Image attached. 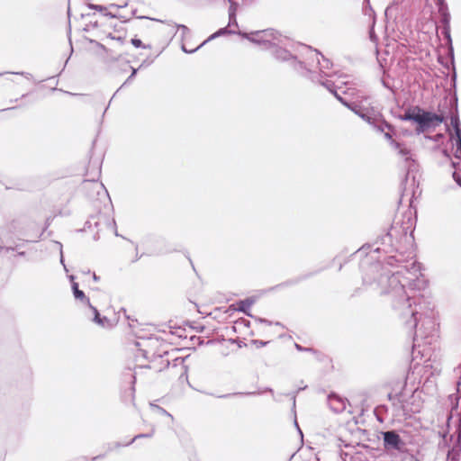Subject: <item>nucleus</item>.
Here are the masks:
<instances>
[{
  "instance_id": "11",
  "label": "nucleus",
  "mask_w": 461,
  "mask_h": 461,
  "mask_svg": "<svg viewBox=\"0 0 461 461\" xmlns=\"http://www.w3.org/2000/svg\"><path fill=\"white\" fill-rule=\"evenodd\" d=\"M297 47L305 52V61L308 59L314 61V59H316L317 64L320 65V71L321 73H323L325 69L330 68L332 65L330 59H326L319 50H313L311 46L305 44H298Z\"/></svg>"
},
{
  "instance_id": "63",
  "label": "nucleus",
  "mask_w": 461,
  "mask_h": 461,
  "mask_svg": "<svg viewBox=\"0 0 461 461\" xmlns=\"http://www.w3.org/2000/svg\"><path fill=\"white\" fill-rule=\"evenodd\" d=\"M191 339L192 340H194V339L197 340L198 345L203 344V340L200 337L193 336V337H191Z\"/></svg>"
},
{
  "instance_id": "51",
  "label": "nucleus",
  "mask_w": 461,
  "mask_h": 461,
  "mask_svg": "<svg viewBox=\"0 0 461 461\" xmlns=\"http://www.w3.org/2000/svg\"><path fill=\"white\" fill-rule=\"evenodd\" d=\"M381 83L384 88L393 90V86H391L390 82L385 78L384 76L381 78Z\"/></svg>"
},
{
  "instance_id": "64",
  "label": "nucleus",
  "mask_w": 461,
  "mask_h": 461,
  "mask_svg": "<svg viewBox=\"0 0 461 461\" xmlns=\"http://www.w3.org/2000/svg\"><path fill=\"white\" fill-rule=\"evenodd\" d=\"M130 68H131V77H136V75H137V73H138V70H139L140 68H132V67H130Z\"/></svg>"
},
{
  "instance_id": "58",
  "label": "nucleus",
  "mask_w": 461,
  "mask_h": 461,
  "mask_svg": "<svg viewBox=\"0 0 461 461\" xmlns=\"http://www.w3.org/2000/svg\"><path fill=\"white\" fill-rule=\"evenodd\" d=\"M238 322L243 324L245 327H250V321L244 318H241Z\"/></svg>"
},
{
  "instance_id": "40",
  "label": "nucleus",
  "mask_w": 461,
  "mask_h": 461,
  "mask_svg": "<svg viewBox=\"0 0 461 461\" xmlns=\"http://www.w3.org/2000/svg\"><path fill=\"white\" fill-rule=\"evenodd\" d=\"M104 15L107 16V17H110V18L120 19L122 23H126V22H128L130 20V19L125 18L122 15H118V14H113L112 12H109L107 10L105 11V13H104Z\"/></svg>"
},
{
  "instance_id": "20",
  "label": "nucleus",
  "mask_w": 461,
  "mask_h": 461,
  "mask_svg": "<svg viewBox=\"0 0 461 461\" xmlns=\"http://www.w3.org/2000/svg\"><path fill=\"white\" fill-rule=\"evenodd\" d=\"M417 108H420V106L416 105L411 108H408L403 114H395V109H391V114L398 118L401 121H410L414 123H417L419 113L417 112Z\"/></svg>"
},
{
  "instance_id": "2",
  "label": "nucleus",
  "mask_w": 461,
  "mask_h": 461,
  "mask_svg": "<svg viewBox=\"0 0 461 461\" xmlns=\"http://www.w3.org/2000/svg\"><path fill=\"white\" fill-rule=\"evenodd\" d=\"M402 261V258H397L393 255L385 257L382 261L375 258L374 254L366 253L359 265L363 284L381 288V294L391 293L390 288L395 292L404 293L405 285L397 277L399 272L393 273L384 266L385 264L388 267H395L397 263Z\"/></svg>"
},
{
  "instance_id": "57",
  "label": "nucleus",
  "mask_w": 461,
  "mask_h": 461,
  "mask_svg": "<svg viewBox=\"0 0 461 461\" xmlns=\"http://www.w3.org/2000/svg\"><path fill=\"white\" fill-rule=\"evenodd\" d=\"M454 157L457 160L461 161V148H456V150L454 152Z\"/></svg>"
},
{
  "instance_id": "13",
  "label": "nucleus",
  "mask_w": 461,
  "mask_h": 461,
  "mask_svg": "<svg viewBox=\"0 0 461 461\" xmlns=\"http://www.w3.org/2000/svg\"><path fill=\"white\" fill-rule=\"evenodd\" d=\"M450 14L438 16V23L441 25V34L445 40V44L447 48V56L454 61V47L450 33Z\"/></svg>"
},
{
  "instance_id": "36",
  "label": "nucleus",
  "mask_w": 461,
  "mask_h": 461,
  "mask_svg": "<svg viewBox=\"0 0 461 461\" xmlns=\"http://www.w3.org/2000/svg\"><path fill=\"white\" fill-rule=\"evenodd\" d=\"M150 407L152 410L158 411V413H160L162 415H167V416L172 418V415L169 412H167L164 408H162L157 404H154V403H150Z\"/></svg>"
},
{
  "instance_id": "32",
  "label": "nucleus",
  "mask_w": 461,
  "mask_h": 461,
  "mask_svg": "<svg viewBox=\"0 0 461 461\" xmlns=\"http://www.w3.org/2000/svg\"><path fill=\"white\" fill-rule=\"evenodd\" d=\"M259 393H258V392L232 393H226V394L219 395L218 397L222 398V399H229V398H231L234 396H238V395H258Z\"/></svg>"
},
{
  "instance_id": "41",
  "label": "nucleus",
  "mask_w": 461,
  "mask_h": 461,
  "mask_svg": "<svg viewBox=\"0 0 461 461\" xmlns=\"http://www.w3.org/2000/svg\"><path fill=\"white\" fill-rule=\"evenodd\" d=\"M5 74L20 75V76L24 77L26 79H29V80L32 79V75L31 73L23 72V71H21V72H3V73H0V77L5 75Z\"/></svg>"
},
{
  "instance_id": "38",
  "label": "nucleus",
  "mask_w": 461,
  "mask_h": 461,
  "mask_svg": "<svg viewBox=\"0 0 461 461\" xmlns=\"http://www.w3.org/2000/svg\"><path fill=\"white\" fill-rule=\"evenodd\" d=\"M227 1L230 3L229 14H237L239 3L235 2L234 0H227Z\"/></svg>"
},
{
  "instance_id": "46",
  "label": "nucleus",
  "mask_w": 461,
  "mask_h": 461,
  "mask_svg": "<svg viewBox=\"0 0 461 461\" xmlns=\"http://www.w3.org/2000/svg\"><path fill=\"white\" fill-rule=\"evenodd\" d=\"M229 26H236L238 27V22H237V14H229Z\"/></svg>"
},
{
  "instance_id": "18",
  "label": "nucleus",
  "mask_w": 461,
  "mask_h": 461,
  "mask_svg": "<svg viewBox=\"0 0 461 461\" xmlns=\"http://www.w3.org/2000/svg\"><path fill=\"white\" fill-rule=\"evenodd\" d=\"M256 303V297L250 296L247 297L243 300H239L234 303L235 310L237 312L244 313L246 316L254 318L255 315H253L250 312V307Z\"/></svg>"
},
{
  "instance_id": "43",
  "label": "nucleus",
  "mask_w": 461,
  "mask_h": 461,
  "mask_svg": "<svg viewBox=\"0 0 461 461\" xmlns=\"http://www.w3.org/2000/svg\"><path fill=\"white\" fill-rule=\"evenodd\" d=\"M204 45H202V43L197 46L196 48L193 49V50H188L185 44H182L181 45V50L183 52L185 53H187V54H192V53H194L195 51H197L198 50H200L202 47H203Z\"/></svg>"
},
{
  "instance_id": "56",
  "label": "nucleus",
  "mask_w": 461,
  "mask_h": 461,
  "mask_svg": "<svg viewBox=\"0 0 461 461\" xmlns=\"http://www.w3.org/2000/svg\"><path fill=\"white\" fill-rule=\"evenodd\" d=\"M230 341L231 343H237L239 348H243L246 346V343L240 341L238 339H230Z\"/></svg>"
},
{
  "instance_id": "59",
  "label": "nucleus",
  "mask_w": 461,
  "mask_h": 461,
  "mask_svg": "<svg viewBox=\"0 0 461 461\" xmlns=\"http://www.w3.org/2000/svg\"><path fill=\"white\" fill-rule=\"evenodd\" d=\"M71 289H72V293H74L75 291H78V290H80V289H79V285H78V283H77V282H72V284H71Z\"/></svg>"
},
{
  "instance_id": "53",
  "label": "nucleus",
  "mask_w": 461,
  "mask_h": 461,
  "mask_svg": "<svg viewBox=\"0 0 461 461\" xmlns=\"http://www.w3.org/2000/svg\"><path fill=\"white\" fill-rule=\"evenodd\" d=\"M135 346L138 348V350L140 352L141 356H142L144 358H148V357H147V354H148L147 350L142 349V348H140V347L141 346L140 342L136 341V342H135Z\"/></svg>"
},
{
  "instance_id": "1",
  "label": "nucleus",
  "mask_w": 461,
  "mask_h": 461,
  "mask_svg": "<svg viewBox=\"0 0 461 461\" xmlns=\"http://www.w3.org/2000/svg\"><path fill=\"white\" fill-rule=\"evenodd\" d=\"M239 36L247 39L250 42L260 46L263 50H268L272 57L280 62H290V65L297 72L305 71L307 63L301 58H304L305 52L302 49H298L299 43L292 46L293 51L287 50L285 41L286 37L282 36L277 31L274 29H266L259 31H253L250 32H239Z\"/></svg>"
},
{
  "instance_id": "30",
  "label": "nucleus",
  "mask_w": 461,
  "mask_h": 461,
  "mask_svg": "<svg viewBox=\"0 0 461 461\" xmlns=\"http://www.w3.org/2000/svg\"><path fill=\"white\" fill-rule=\"evenodd\" d=\"M154 435V429H152L150 432L149 433H140V434H138L136 436H134L130 441L126 442L125 443V446H130L131 445L134 441H136L137 439H140V438H152Z\"/></svg>"
},
{
  "instance_id": "34",
  "label": "nucleus",
  "mask_w": 461,
  "mask_h": 461,
  "mask_svg": "<svg viewBox=\"0 0 461 461\" xmlns=\"http://www.w3.org/2000/svg\"><path fill=\"white\" fill-rule=\"evenodd\" d=\"M131 43L135 47V48H142V49H150V45H146L144 44L140 39L135 37V38H132L131 40Z\"/></svg>"
},
{
  "instance_id": "55",
  "label": "nucleus",
  "mask_w": 461,
  "mask_h": 461,
  "mask_svg": "<svg viewBox=\"0 0 461 461\" xmlns=\"http://www.w3.org/2000/svg\"><path fill=\"white\" fill-rule=\"evenodd\" d=\"M59 246H60V264L64 267V269L66 272H68V268H67V266L65 265V259H64V256H63V251H62V245L61 243H59Z\"/></svg>"
},
{
  "instance_id": "8",
  "label": "nucleus",
  "mask_w": 461,
  "mask_h": 461,
  "mask_svg": "<svg viewBox=\"0 0 461 461\" xmlns=\"http://www.w3.org/2000/svg\"><path fill=\"white\" fill-rule=\"evenodd\" d=\"M417 112L419 113L417 126H416V133L420 134L428 131L429 129H435L441 123H446L448 116L444 115L443 113L438 114L433 112L427 111L423 108H417Z\"/></svg>"
},
{
  "instance_id": "37",
  "label": "nucleus",
  "mask_w": 461,
  "mask_h": 461,
  "mask_svg": "<svg viewBox=\"0 0 461 461\" xmlns=\"http://www.w3.org/2000/svg\"><path fill=\"white\" fill-rule=\"evenodd\" d=\"M307 388V385H304V386H300L296 391L293 392L292 393H290V395L292 396V401H293V410L295 409V406H296V395L298 393H300L301 391H303Z\"/></svg>"
},
{
  "instance_id": "62",
  "label": "nucleus",
  "mask_w": 461,
  "mask_h": 461,
  "mask_svg": "<svg viewBox=\"0 0 461 461\" xmlns=\"http://www.w3.org/2000/svg\"><path fill=\"white\" fill-rule=\"evenodd\" d=\"M452 144L455 148H461V138L459 140H454Z\"/></svg>"
},
{
  "instance_id": "21",
  "label": "nucleus",
  "mask_w": 461,
  "mask_h": 461,
  "mask_svg": "<svg viewBox=\"0 0 461 461\" xmlns=\"http://www.w3.org/2000/svg\"><path fill=\"white\" fill-rule=\"evenodd\" d=\"M239 32L240 33V32H244L243 31H233V30L229 29L228 26L220 28L215 32L211 34L205 41H203L202 42V45H205L208 42L215 40L216 38L221 37V36L230 35V34L239 35Z\"/></svg>"
},
{
  "instance_id": "5",
  "label": "nucleus",
  "mask_w": 461,
  "mask_h": 461,
  "mask_svg": "<svg viewBox=\"0 0 461 461\" xmlns=\"http://www.w3.org/2000/svg\"><path fill=\"white\" fill-rule=\"evenodd\" d=\"M334 96L341 104L366 122L375 130L384 131L385 127L389 129L392 127L389 122L385 121L383 114L374 106H366L363 103L358 104L348 101L337 91H334Z\"/></svg>"
},
{
  "instance_id": "42",
  "label": "nucleus",
  "mask_w": 461,
  "mask_h": 461,
  "mask_svg": "<svg viewBox=\"0 0 461 461\" xmlns=\"http://www.w3.org/2000/svg\"><path fill=\"white\" fill-rule=\"evenodd\" d=\"M188 357H189V356H186V357H175V358L173 359V366H178V365H181L182 366H185V362L186 358H188Z\"/></svg>"
},
{
  "instance_id": "61",
  "label": "nucleus",
  "mask_w": 461,
  "mask_h": 461,
  "mask_svg": "<svg viewBox=\"0 0 461 461\" xmlns=\"http://www.w3.org/2000/svg\"><path fill=\"white\" fill-rule=\"evenodd\" d=\"M444 137V135L442 133H438L436 134L433 138L429 137V139L435 140V141H438L439 140H441L442 138Z\"/></svg>"
},
{
  "instance_id": "14",
  "label": "nucleus",
  "mask_w": 461,
  "mask_h": 461,
  "mask_svg": "<svg viewBox=\"0 0 461 461\" xmlns=\"http://www.w3.org/2000/svg\"><path fill=\"white\" fill-rule=\"evenodd\" d=\"M451 68L452 73L450 76V99L448 103L449 109L456 110L458 109V97L456 93L457 86V74L455 66V60L451 59Z\"/></svg>"
},
{
  "instance_id": "39",
  "label": "nucleus",
  "mask_w": 461,
  "mask_h": 461,
  "mask_svg": "<svg viewBox=\"0 0 461 461\" xmlns=\"http://www.w3.org/2000/svg\"><path fill=\"white\" fill-rule=\"evenodd\" d=\"M420 264L414 261L411 264L410 268L408 269L409 272L416 276L418 272H420Z\"/></svg>"
},
{
  "instance_id": "45",
  "label": "nucleus",
  "mask_w": 461,
  "mask_h": 461,
  "mask_svg": "<svg viewBox=\"0 0 461 461\" xmlns=\"http://www.w3.org/2000/svg\"><path fill=\"white\" fill-rule=\"evenodd\" d=\"M251 343L255 345L257 348H262L267 346L269 343V341H265L261 339H252Z\"/></svg>"
},
{
  "instance_id": "15",
  "label": "nucleus",
  "mask_w": 461,
  "mask_h": 461,
  "mask_svg": "<svg viewBox=\"0 0 461 461\" xmlns=\"http://www.w3.org/2000/svg\"><path fill=\"white\" fill-rule=\"evenodd\" d=\"M325 267H322V268H320L318 270H315V271H312V272H308L306 274H303V275H300L298 276L297 277L295 278H291V279H288L285 282H282L275 286H272L269 288L270 291H275L276 289H279V288H284V287H288V286H293V285H298L299 283L304 281V280H307L312 276H314L315 275L319 274L320 272H321Z\"/></svg>"
},
{
  "instance_id": "23",
  "label": "nucleus",
  "mask_w": 461,
  "mask_h": 461,
  "mask_svg": "<svg viewBox=\"0 0 461 461\" xmlns=\"http://www.w3.org/2000/svg\"><path fill=\"white\" fill-rule=\"evenodd\" d=\"M88 308H89V309L92 311V312H93V315H94V316H93L92 321H93L95 323L98 324V325H99V326H101V327H105V325H106L107 323H109V319H108L107 317H105V316H101V314H100V312H99V311L97 310V308H96V307H95V306H93L92 304H90V305L88 306Z\"/></svg>"
},
{
  "instance_id": "27",
  "label": "nucleus",
  "mask_w": 461,
  "mask_h": 461,
  "mask_svg": "<svg viewBox=\"0 0 461 461\" xmlns=\"http://www.w3.org/2000/svg\"><path fill=\"white\" fill-rule=\"evenodd\" d=\"M451 167L454 168V172L452 174L453 179L456 183L457 185L461 187V174L460 170V162L459 161H452Z\"/></svg>"
},
{
  "instance_id": "7",
  "label": "nucleus",
  "mask_w": 461,
  "mask_h": 461,
  "mask_svg": "<svg viewBox=\"0 0 461 461\" xmlns=\"http://www.w3.org/2000/svg\"><path fill=\"white\" fill-rule=\"evenodd\" d=\"M421 322L420 328L415 329V334L413 337L412 353L415 352L416 348L423 345H430L436 338H438V323L436 321V316H427L421 319L418 318V323Z\"/></svg>"
},
{
  "instance_id": "25",
  "label": "nucleus",
  "mask_w": 461,
  "mask_h": 461,
  "mask_svg": "<svg viewBox=\"0 0 461 461\" xmlns=\"http://www.w3.org/2000/svg\"><path fill=\"white\" fill-rule=\"evenodd\" d=\"M392 127L389 129L387 127H385L384 129V138L390 142L391 146L393 147V148H398L400 146V142L394 140L393 139V134L394 133V128L393 126L389 123ZM378 132H380L379 131H377Z\"/></svg>"
},
{
  "instance_id": "16",
  "label": "nucleus",
  "mask_w": 461,
  "mask_h": 461,
  "mask_svg": "<svg viewBox=\"0 0 461 461\" xmlns=\"http://www.w3.org/2000/svg\"><path fill=\"white\" fill-rule=\"evenodd\" d=\"M303 76L309 77L312 82H319L321 86H323L330 93L334 95V91H337L334 83L330 80L325 79L321 80V74H317L316 72H312L310 68H306L304 72H303Z\"/></svg>"
},
{
  "instance_id": "17",
  "label": "nucleus",
  "mask_w": 461,
  "mask_h": 461,
  "mask_svg": "<svg viewBox=\"0 0 461 461\" xmlns=\"http://www.w3.org/2000/svg\"><path fill=\"white\" fill-rule=\"evenodd\" d=\"M328 402L334 412L340 413L346 410L348 400L341 398L335 393H331L328 395Z\"/></svg>"
},
{
  "instance_id": "24",
  "label": "nucleus",
  "mask_w": 461,
  "mask_h": 461,
  "mask_svg": "<svg viewBox=\"0 0 461 461\" xmlns=\"http://www.w3.org/2000/svg\"><path fill=\"white\" fill-rule=\"evenodd\" d=\"M387 412L388 407L385 404H379L374 409V414L380 423L384 421Z\"/></svg>"
},
{
  "instance_id": "52",
  "label": "nucleus",
  "mask_w": 461,
  "mask_h": 461,
  "mask_svg": "<svg viewBox=\"0 0 461 461\" xmlns=\"http://www.w3.org/2000/svg\"><path fill=\"white\" fill-rule=\"evenodd\" d=\"M183 372L181 373L180 376H179V379L182 380V379H185L186 381H188V375H187V372H188V366H183Z\"/></svg>"
},
{
  "instance_id": "33",
  "label": "nucleus",
  "mask_w": 461,
  "mask_h": 461,
  "mask_svg": "<svg viewBox=\"0 0 461 461\" xmlns=\"http://www.w3.org/2000/svg\"><path fill=\"white\" fill-rule=\"evenodd\" d=\"M175 25L177 28V30H181L182 31V34H181V40L182 41H184L185 39V37L190 36L191 31H190V29L186 25H185V24H178V23H176Z\"/></svg>"
},
{
  "instance_id": "19",
  "label": "nucleus",
  "mask_w": 461,
  "mask_h": 461,
  "mask_svg": "<svg viewBox=\"0 0 461 461\" xmlns=\"http://www.w3.org/2000/svg\"><path fill=\"white\" fill-rule=\"evenodd\" d=\"M406 163V174L404 179L402 181L401 186L405 185L408 182L410 176L412 178V182H416V174L419 172L420 165L419 163L411 158V159H407Z\"/></svg>"
},
{
  "instance_id": "22",
  "label": "nucleus",
  "mask_w": 461,
  "mask_h": 461,
  "mask_svg": "<svg viewBox=\"0 0 461 461\" xmlns=\"http://www.w3.org/2000/svg\"><path fill=\"white\" fill-rule=\"evenodd\" d=\"M104 221L105 223H109L108 219L105 215H103L101 212H97L96 214L91 215L88 220L85 223V229H91L92 226H95L98 230L99 227Z\"/></svg>"
},
{
  "instance_id": "6",
  "label": "nucleus",
  "mask_w": 461,
  "mask_h": 461,
  "mask_svg": "<svg viewBox=\"0 0 461 461\" xmlns=\"http://www.w3.org/2000/svg\"><path fill=\"white\" fill-rule=\"evenodd\" d=\"M334 96L341 104L366 122L375 130L384 131L385 127L389 129L392 127L389 122L385 121L383 114L374 106H366L363 103L358 104L348 101L337 91H334Z\"/></svg>"
},
{
  "instance_id": "4",
  "label": "nucleus",
  "mask_w": 461,
  "mask_h": 461,
  "mask_svg": "<svg viewBox=\"0 0 461 461\" xmlns=\"http://www.w3.org/2000/svg\"><path fill=\"white\" fill-rule=\"evenodd\" d=\"M403 311L401 313L402 318L405 319V323L411 328H417L418 318L427 316H435V304L428 298L422 296H406L402 303Z\"/></svg>"
},
{
  "instance_id": "26",
  "label": "nucleus",
  "mask_w": 461,
  "mask_h": 461,
  "mask_svg": "<svg viewBox=\"0 0 461 461\" xmlns=\"http://www.w3.org/2000/svg\"><path fill=\"white\" fill-rule=\"evenodd\" d=\"M438 7V16L450 14L446 0H434Z\"/></svg>"
},
{
  "instance_id": "35",
  "label": "nucleus",
  "mask_w": 461,
  "mask_h": 461,
  "mask_svg": "<svg viewBox=\"0 0 461 461\" xmlns=\"http://www.w3.org/2000/svg\"><path fill=\"white\" fill-rule=\"evenodd\" d=\"M86 5H87V7L89 9L97 11V12L103 14H104V13H105L106 8H107L104 5H95V4H91V3L87 4Z\"/></svg>"
},
{
  "instance_id": "29",
  "label": "nucleus",
  "mask_w": 461,
  "mask_h": 461,
  "mask_svg": "<svg viewBox=\"0 0 461 461\" xmlns=\"http://www.w3.org/2000/svg\"><path fill=\"white\" fill-rule=\"evenodd\" d=\"M394 149L398 150L399 155H401L404 158L405 162L407 161V159H411L412 158L411 150L408 148H406L402 143H400V146Z\"/></svg>"
},
{
  "instance_id": "50",
  "label": "nucleus",
  "mask_w": 461,
  "mask_h": 461,
  "mask_svg": "<svg viewBox=\"0 0 461 461\" xmlns=\"http://www.w3.org/2000/svg\"><path fill=\"white\" fill-rule=\"evenodd\" d=\"M121 447H126L125 443L114 442V443L109 445L108 451H112V450Z\"/></svg>"
},
{
  "instance_id": "28",
  "label": "nucleus",
  "mask_w": 461,
  "mask_h": 461,
  "mask_svg": "<svg viewBox=\"0 0 461 461\" xmlns=\"http://www.w3.org/2000/svg\"><path fill=\"white\" fill-rule=\"evenodd\" d=\"M72 294L76 300L80 301L85 305L89 306L91 304L90 299L85 294L84 291L78 290Z\"/></svg>"
},
{
  "instance_id": "3",
  "label": "nucleus",
  "mask_w": 461,
  "mask_h": 461,
  "mask_svg": "<svg viewBox=\"0 0 461 461\" xmlns=\"http://www.w3.org/2000/svg\"><path fill=\"white\" fill-rule=\"evenodd\" d=\"M409 226L399 225L394 223L384 234L377 237L373 244H366L361 249L352 253V256L357 253H365L366 249L373 248L377 245L371 254L375 255L381 251L384 253L396 252L403 256L409 249L412 248L414 243L413 231L408 232Z\"/></svg>"
},
{
  "instance_id": "48",
  "label": "nucleus",
  "mask_w": 461,
  "mask_h": 461,
  "mask_svg": "<svg viewBox=\"0 0 461 461\" xmlns=\"http://www.w3.org/2000/svg\"><path fill=\"white\" fill-rule=\"evenodd\" d=\"M294 346H295V348L298 351H307V352L316 353V351L312 348H304V347H303L302 345H300L298 343H295Z\"/></svg>"
},
{
  "instance_id": "10",
  "label": "nucleus",
  "mask_w": 461,
  "mask_h": 461,
  "mask_svg": "<svg viewBox=\"0 0 461 461\" xmlns=\"http://www.w3.org/2000/svg\"><path fill=\"white\" fill-rule=\"evenodd\" d=\"M416 393L417 390H414L409 398L405 397V393L403 392H400L395 394L390 393H388L387 398L391 402L397 400L400 403L401 410L404 414L417 413L420 411L421 403L420 401H416Z\"/></svg>"
},
{
  "instance_id": "12",
  "label": "nucleus",
  "mask_w": 461,
  "mask_h": 461,
  "mask_svg": "<svg viewBox=\"0 0 461 461\" xmlns=\"http://www.w3.org/2000/svg\"><path fill=\"white\" fill-rule=\"evenodd\" d=\"M448 118L450 120V124H446V132L449 137V140L453 142L454 140L461 139V122L459 118L458 109L451 110L449 109Z\"/></svg>"
},
{
  "instance_id": "31",
  "label": "nucleus",
  "mask_w": 461,
  "mask_h": 461,
  "mask_svg": "<svg viewBox=\"0 0 461 461\" xmlns=\"http://www.w3.org/2000/svg\"><path fill=\"white\" fill-rule=\"evenodd\" d=\"M363 13L365 15H368L370 17L375 16V13L371 6L370 0H364Z\"/></svg>"
},
{
  "instance_id": "44",
  "label": "nucleus",
  "mask_w": 461,
  "mask_h": 461,
  "mask_svg": "<svg viewBox=\"0 0 461 461\" xmlns=\"http://www.w3.org/2000/svg\"><path fill=\"white\" fill-rule=\"evenodd\" d=\"M420 283H424L423 281L417 279H413L412 282L409 283V285L411 287V289H417L420 290L421 288Z\"/></svg>"
},
{
  "instance_id": "9",
  "label": "nucleus",
  "mask_w": 461,
  "mask_h": 461,
  "mask_svg": "<svg viewBox=\"0 0 461 461\" xmlns=\"http://www.w3.org/2000/svg\"><path fill=\"white\" fill-rule=\"evenodd\" d=\"M378 438L383 440L384 449L387 453H403L406 450L404 439L394 429L380 431Z\"/></svg>"
},
{
  "instance_id": "60",
  "label": "nucleus",
  "mask_w": 461,
  "mask_h": 461,
  "mask_svg": "<svg viewBox=\"0 0 461 461\" xmlns=\"http://www.w3.org/2000/svg\"><path fill=\"white\" fill-rule=\"evenodd\" d=\"M90 42H92V43H94V42H95V43H96V45H97L100 49L104 50L105 52H108L107 48H106L104 45H103L102 43H99V42H97V41H93V40H91V41H90Z\"/></svg>"
},
{
  "instance_id": "49",
  "label": "nucleus",
  "mask_w": 461,
  "mask_h": 461,
  "mask_svg": "<svg viewBox=\"0 0 461 461\" xmlns=\"http://www.w3.org/2000/svg\"><path fill=\"white\" fill-rule=\"evenodd\" d=\"M292 411L294 412V427L296 428V429H297L298 433L300 434V436H301V437H303V431H302V429H300L299 424H298V422H297V418H296V411H295V409H294V410H293V409H292Z\"/></svg>"
},
{
  "instance_id": "47",
  "label": "nucleus",
  "mask_w": 461,
  "mask_h": 461,
  "mask_svg": "<svg viewBox=\"0 0 461 461\" xmlns=\"http://www.w3.org/2000/svg\"><path fill=\"white\" fill-rule=\"evenodd\" d=\"M257 322H259V323H263V324H267L268 326H271L273 325V321L267 320V319H265V318H261V317H258V316H254L253 318Z\"/></svg>"
},
{
  "instance_id": "54",
  "label": "nucleus",
  "mask_w": 461,
  "mask_h": 461,
  "mask_svg": "<svg viewBox=\"0 0 461 461\" xmlns=\"http://www.w3.org/2000/svg\"><path fill=\"white\" fill-rule=\"evenodd\" d=\"M134 77H131V75H130L127 79L123 82V84L120 86V88L115 92V93H118L120 91V89H122V87H124L125 86L129 85L131 83V81L133 80ZM116 94L113 95V96L115 95Z\"/></svg>"
}]
</instances>
